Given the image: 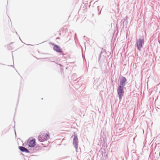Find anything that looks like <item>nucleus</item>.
<instances>
[{
    "label": "nucleus",
    "mask_w": 160,
    "mask_h": 160,
    "mask_svg": "<svg viewBox=\"0 0 160 160\" xmlns=\"http://www.w3.org/2000/svg\"><path fill=\"white\" fill-rule=\"evenodd\" d=\"M27 143L29 147H34L36 145L35 139L32 137L30 138L27 141Z\"/></svg>",
    "instance_id": "f257e3e1"
},
{
    "label": "nucleus",
    "mask_w": 160,
    "mask_h": 160,
    "mask_svg": "<svg viewBox=\"0 0 160 160\" xmlns=\"http://www.w3.org/2000/svg\"><path fill=\"white\" fill-rule=\"evenodd\" d=\"M118 93L120 100L122 99L123 96V94L124 93L123 88L122 86H119L118 88Z\"/></svg>",
    "instance_id": "f03ea898"
},
{
    "label": "nucleus",
    "mask_w": 160,
    "mask_h": 160,
    "mask_svg": "<svg viewBox=\"0 0 160 160\" xmlns=\"http://www.w3.org/2000/svg\"><path fill=\"white\" fill-rule=\"evenodd\" d=\"M144 44V39L140 38L138 40L137 43V46L138 49L140 50L142 47V45Z\"/></svg>",
    "instance_id": "7ed1b4c3"
},
{
    "label": "nucleus",
    "mask_w": 160,
    "mask_h": 160,
    "mask_svg": "<svg viewBox=\"0 0 160 160\" xmlns=\"http://www.w3.org/2000/svg\"><path fill=\"white\" fill-rule=\"evenodd\" d=\"M53 49L54 50L58 52H62V49L58 45H55L53 48Z\"/></svg>",
    "instance_id": "20e7f679"
},
{
    "label": "nucleus",
    "mask_w": 160,
    "mask_h": 160,
    "mask_svg": "<svg viewBox=\"0 0 160 160\" xmlns=\"http://www.w3.org/2000/svg\"><path fill=\"white\" fill-rule=\"evenodd\" d=\"M78 138L77 136H75L73 139V144H75V147L77 150L78 148Z\"/></svg>",
    "instance_id": "39448f33"
},
{
    "label": "nucleus",
    "mask_w": 160,
    "mask_h": 160,
    "mask_svg": "<svg viewBox=\"0 0 160 160\" xmlns=\"http://www.w3.org/2000/svg\"><path fill=\"white\" fill-rule=\"evenodd\" d=\"M38 139L41 142H43L46 141L45 136L40 135L38 137Z\"/></svg>",
    "instance_id": "423d86ee"
},
{
    "label": "nucleus",
    "mask_w": 160,
    "mask_h": 160,
    "mask_svg": "<svg viewBox=\"0 0 160 160\" xmlns=\"http://www.w3.org/2000/svg\"><path fill=\"white\" fill-rule=\"evenodd\" d=\"M126 81V78L123 77L122 78L121 80L120 81V84L122 86V87L124 86V85L125 84V82Z\"/></svg>",
    "instance_id": "0eeeda50"
},
{
    "label": "nucleus",
    "mask_w": 160,
    "mask_h": 160,
    "mask_svg": "<svg viewBox=\"0 0 160 160\" xmlns=\"http://www.w3.org/2000/svg\"><path fill=\"white\" fill-rule=\"evenodd\" d=\"M19 148L20 149V150L22 152H29L27 148L21 146L19 147Z\"/></svg>",
    "instance_id": "6e6552de"
},
{
    "label": "nucleus",
    "mask_w": 160,
    "mask_h": 160,
    "mask_svg": "<svg viewBox=\"0 0 160 160\" xmlns=\"http://www.w3.org/2000/svg\"><path fill=\"white\" fill-rule=\"evenodd\" d=\"M45 138L46 139V140L49 139L50 138V136L49 135V134L48 133H47L45 135Z\"/></svg>",
    "instance_id": "1a4fd4ad"
}]
</instances>
